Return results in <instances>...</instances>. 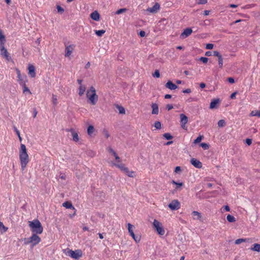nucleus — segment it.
<instances>
[{
	"label": "nucleus",
	"mask_w": 260,
	"mask_h": 260,
	"mask_svg": "<svg viewBox=\"0 0 260 260\" xmlns=\"http://www.w3.org/2000/svg\"><path fill=\"white\" fill-rule=\"evenodd\" d=\"M19 159L22 170H24L29 162V156L24 144H21L19 150Z\"/></svg>",
	"instance_id": "obj_1"
},
{
	"label": "nucleus",
	"mask_w": 260,
	"mask_h": 260,
	"mask_svg": "<svg viewBox=\"0 0 260 260\" xmlns=\"http://www.w3.org/2000/svg\"><path fill=\"white\" fill-rule=\"evenodd\" d=\"M28 225L33 233L42 234L43 231V228L38 219L28 221Z\"/></svg>",
	"instance_id": "obj_2"
},
{
	"label": "nucleus",
	"mask_w": 260,
	"mask_h": 260,
	"mask_svg": "<svg viewBox=\"0 0 260 260\" xmlns=\"http://www.w3.org/2000/svg\"><path fill=\"white\" fill-rule=\"evenodd\" d=\"M86 96L92 105H95L98 100V95L96 93V90L93 86H91L87 91Z\"/></svg>",
	"instance_id": "obj_3"
},
{
	"label": "nucleus",
	"mask_w": 260,
	"mask_h": 260,
	"mask_svg": "<svg viewBox=\"0 0 260 260\" xmlns=\"http://www.w3.org/2000/svg\"><path fill=\"white\" fill-rule=\"evenodd\" d=\"M38 234L33 233L31 237L25 240L24 244H31L32 247H34L41 242L40 237L38 236Z\"/></svg>",
	"instance_id": "obj_4"
},
{
	"label": "nucleus",
	"mask_w": 260,
	"mask_h": 260,
	"mask_svg": "<svg viewBox=\"0 0 260 260\" xmlns=\"http://www.w3.org/2000/svg\"><path fill=\"white\" fill-rule=\"evenodd\" d=\"M153 228L156 231L157 234L162 236L165 233V231L163 228L162 223L156 219H154L153 222Z\"/></svg>",
	"instance_id": "obj_5"
},
{
	"label": "nucleus",
	"mask_w": 260,
	"mask_h": 260,
	"mask_svg": "<svg viewBox=\"0 0 260 260\" xmlns=\"http://www.w3.org/2000/svg\"><path fill=\"white\" fill-rule=\"evenodd\" d=\"M181 127L184 130H187V123L188 122V117L184 114L180 115Z\"/></svg>",
	"instance_id": "obj_6"
},
{
	"label": "nucleus",
	"mask_w": 260,
	"mask_h": 260,
	"mask_svg": "<svg viewBox=\"0 0 260 260\" xmlns=\"http://www.w3.org/2000/svg\"><path fill=\"white\" fill-rule=\"evenodd\" d=\"M68 255L75 259H78L82 255V251L80 250H77L76 251L70 250L68 251Z\"/></svg>",
	"instance_id": "obj_7"
},
{
	"label": "nucleus",
	"mask_w": 260,
	"mask_h": 260,
	"mask_svg": "<svg viewBox=\"0 0 260 260\" xmlns=\"http://www.w3.org/2000/svg\"><path fill=\"white\" fill-rule=\"evenodd\" d=\"M127 227L128 232L131 236L133 237V239L136 241V243L139 242L141 239V237L140 236H136L135 235L133 230V225L129 223L127 224Z\"/></svg>",
	"instance_id": "obj_8"
},
{
	"label": "nucleus",
	"mask_w": 260,
	"mask_h": 260,
	"mask_svg": "<svg viewBox=\"0 0 260 260\" xmlns=\"http://www.w3.org/2000/svg\"><path fill=\"white\" fill-rule=\"evenodd\" d=\"M172 210H176L180 208V204L177 200H174L168 205Z\"/></svg>",
	"instance_id": "obj_9"
},
{
	"label": "nucleus",
	"mask_w": 260,
	"mask_h": 260,
	"mask_svg": "<svg viewBox=\"0 0 260 260\" xmlns=\"http://www.w3.org/2000/svg\"><path fill=\"white\" fill-rule=\"evenodd\" d=\"M159 4L157 3H156L152 7L147 8L146 11L151 13H156L159 10Z\"/></svg>",
	"instance_id": "obj_10"
},
{
	"label": "nucleus",
	"mask_w": 260,
	"mask_h": 260,
	"mask_svg": "<svg viewBox=\"0 0 260 260\" xmlns=\"http://www.w3.org/2000/svg\"><path fill=\"white\" fill-rule=\"evenodd\" d=\"M0 50L1 55L6 58L7 60H9L10 57L9 56V53L7 50L4 47V45L0 46Z\"/></svg>",
	"instance_id": "obj_11"
},
{
	"label": "nucleus",
	"mask_w": 260,
	"mask_h": 260,
	"mask_svg": "<svg viewBox=\"0 0 260 260\" xmlns=\"http://www.w3.org/2000/svg\"><path fill=\"white\" fill-rule=\"evenodd\" d=\"M16 73L17 74V78L18 81L19 82V84H24V83L26 82V76H22L20 73V71L18 69H16Z\"/></svg>",
	"instance_id": "obj_12"
},
{
	"label": "nucleus",
	"mask_w": 260,
	"mask_h": 260,
	"mask_svg": "<svg viewBox=\"0 0 260 260\" xmlns=\"http://www.w3.org/2000/svg\"><path fill=\"white\" fill-rule=\"evenodd\" d=\"M75 47V45L73 44L66 46L65 56L69 57L71 55L73 51L74 50Z\"/></svg>",
	"instance_id": "obj_13"
},
{
	"label": "nucleus",
	"mask_w": 260,
	"mask_h": 260,
	"mask_svg": "<svg viewBox=\"0 0 260 260\" xmlns=\"http://www.w3.org/2000/svg\"><path fill=\"white\" fill-rule=\"evenodd\" d=\"M192 32L191 28H186L181 33L180 37L182 39H185L190 36Z\"/></svg>",
	"instance_id": "obj_14"
},
{
	"label": "nucleus",
	"mask_w": 260,
	"mask_h": 260,
	"mask_svg": "<svg viewBox=\"0 0 260 260\" xmlns=\"http://www.w3.org/2000/svg\"><path fill=\"white\" fill-rule=\"evenodd\" d=\"M190 162L194 167L200 169L202 167V162L196 158H192L190 160Z\"/></svg>",
	"instance_id": "obj_15"
},
{
	"label": "nucleus",
	"mask_w": 260,
	"mask_h": 260,
	"mask_svg": "<svg viewBox=\"0 0 260 260\" xmlns=\"http://www.w3.org/2000/svg\"><path fill=\"white\" fill-rule=\"evenodd\" d=\"M28 75L31 77L34 78L36 76L35 68L32 64H29L28 67Z\"/></svg>",
	"instance_id": "obj_16"
},
{
	"label": "nucleus",
	"mask_w": 260,
	"mask_h": 260,
	"mask_svg": "<svg viewBox=\"0 0 260 260\" xmlns=\"http://www.w3.org/2000/svg\"><path fill=\"white\" fill-rule=\"evenodd\" d=\"M166 88H169L171 90H174L177 88L178 86L173 83L172 81H169L167 82L165 85Z\"/></svg>",
	"instance_id": "obj_17"
},
{
	"label": "nucleus",
	"mask_w": 260,
	"mask_h": 260,
	"mask_svg": "<svg viewBox=\"0 0 260 260\" xmlns=\"http://www.w3.org/2000/svg\"><path fill=\"white\" fill-rule=\"evenodd\" d=\"M68 131L70 132L73 137V140L74 141L77 142L79 140V136L77 134L73 128H71Z\"/></svg>",
	"instance_id": "obj_18"
},
{
	"label": "nucleus",
	"mask_w": 260,
	"mask_h": 260,
	"mask_svg": "<svg viewBox=\"0 0 260 260\" xmlns=\"http://www.w3.org/2000/svg\"><path fill=\"white\" fill-rule=\"evenodd\" d=\"M90 17L93 20L99 21L100 20V14L98 12V11H95L91 13L90 14Z\"/></svg>",
	"instance_id": "obj_19"
},
{
	"label": "nucleus",
	"mask_w": 260,
	"mask_h": 260,
	"mask_svg": "<svg viewBox=\"0 0 260 260\" xmlns=\"http://www.w3.org/2000/svg\"><path fill=\"white\" fill-rule=\"evenodd\" d=\"M191 214L193 216V219L194 220H200L202 218L201 214L198 211H194L192 212Z\"/></svg>",
	"instance_id": "obj_20"
},
{
	"label": "nucleus",
	"mask_w": 260,
	"mask_h": 260,
	"mask_svg": "<svg viewBox=\"0 0 260 260\" xmlns=\"http://www.w3.org/2000/svg\"><path fill=\"white\" fill-rule=\"evenodd\" d=\"M220 101L219 99H214L210 103V108L214 109L217 107V105L219 104Z\"/></svg>",
	"instance_id": "obj_21"
},
{
	"label": "nucleus",
	"mask_w": 260,
	"mask_h": 260,
	"mask_svg": "<svg viewBox=\"0 0 260 260\" xmlns=\"http://www.w3.org/2000/svg\"><path fill=\"white\" fill-rule=\"evenodd\" d=\"M151 108L152 109V114H158V107L157 104L153 103L151 105Z\"/></svg>",
	"instance_id": "obj_22"
},
{
	"label": "nucleus",
	"mask_w": 260,
	"mask_h": 260,
	"mask_svg": "<svg viewBox=\"0 0 260 260\" xmlns=\"http://www.w3.org/2000/svg\"><path fill=\"white\" fill-rule=\"evenodd\" d=\"M124 173H125L127 176H128L129 177H135V172L133 171H130L128 169V168H126L125 169L124 171L123 172Z\"/></svg>",
	"instance_id": "obj_23"
},
{
	"label": "nucleus",
	"mask_w": 260,
	"mask_h": 260,
	"mask_svg": "<svg viewBox=\"0 0 260 260\" xmlns=\"http://www.w3.org/2000/svg\"><path fill=\"white\" fill-rule=\"evenodd\" d=\"M85 90H86V86L84 85H81L80 86H79V95L80 96H82L85 91Z\"/></svg>",
	"instance_id": "obj_24"
},
{
	"label": "nucleus",
	"mask_w": 260,
	"mask_h": 260,
	"mask_svg": "<svg viewBox=\"0 0 260 260\" xmlns=\"http://www.w3.org/2000/svg\"><path fill=\"white\" fill-rule=\"evenodd\" d=\"M5 42V36L3 35L2 30H0V46L4 45Z\"/></svg>",
	"instance_id": "obj_25"
},
{
	"label": "nucleus",
	"mask_w": 260,
	"mask_h": 260,
	"mask_svg": "<svg viewBox=\"0 0 260 260\" xmlns=\"http://www.w3.org/2000/svg\"><path fill=\"white\" fill-rule=\"evenodd\" d=\"M113 165H114L116 167L118 168L123 172L124 171L125 169H126L127 168L125 166V165L124 164H119L113 163Z\"/></svg>",
	"instance_id": "obj_26"
},
{
	"label": "nucleus",
	"mask_w": 260,
	"mask_h": 260,
	"mask_svg": "<svg viewBox=\"0 0 260 260\" xmlns=\"http://www.w3.org/2000/svg\"><path fill=\"white\" fill-rule=\"evenodd\" d=\"M62 206L67 209H75L72 204L69 202H65L62 204Z\"/></svg>",
	"instance_id": "obj_27"
},
{
	"label": "nucleus",
	"mask_w": 260,
	"mask_h": 260,
	"mask_svg": "<svg viewBox=\"0 0 260 260\" xmlns=\"http://www.w3.org/2000/svg\"><path fill=\"white\" fill-rule=\"evenodd\" d=\"M253 247L251 248V249L253 251L260 252V244L255 243L253 244Z\"/></svg>",
	"instance_id": "obj_28"
},
{
	"label": "nucleus",
	"mask_w": 260,
	"mask_h": 260,
	"mask_svg": "<svg viewBox=\"0 0 260 260\" xmlns=\"http://www.w3.org/2000/svg\"><path fill=\"white\" fill-rule=\"evenodd\" d=\"M116 108L119 110V114H124L125 113V109L121 106L116 105Z\"/></svg>",
	"instance_id": "obj_29"
},
{
	"label": "nucleus",
	"mask_w": 260,
	"mask_h": 260,
	"mask_svg": "<svg viewBox=\"0 0 260 260\" xmlns=\"http://www.w3.org/2000/svg\"><path fill=\"white\" fill-rule=\"evenodd\" d=\"M228 221L230 222H234L236 221V218L232 215L229 214L226 217Z\"/></svg>",
	"instance_id": "obj_30"
},
{
	"label": "nucleus",
	"mask_w": 260,
	"mask_h": 260,
	"mask_svg": "<svg viewBox=\"0 0 260 260\" xmlns=\"http://www.w3.org/2000/svg\"><path fill=\"white\" fill-rule=\"evenodd\" d=\"M105 30L102 29V30H95V34L99 36V37H102L105 32Z\"/></svg>",
	"instance_id": "obj_31"
},
{
	"label": "nucleus",
	"mask_w": 260,
	"mask_h": 260,
	"mask_svg": "<svg viewBox=\"0 0 260 260\" xmlns=\"http://www.w3.org/2000/svg\"><path fill=\"white\" fill-rule=\"evenodd\" d=\"M8 228L6 227L2 222L0 221V230L2 232H6L8 230Z\"/></svg>",
	"instance_id": "obj_32"
},
{
	"label": "nucleus",
	"mask_w": 260,
	"mask_h": 260,
	"mask_svg": "<svg viewBox=\"0 0 260 260\" xmlns=\"http://www.w3.org/2000/svg\"><path fill=\"white\" fill-rule=\"evenodd\" d=\"M249 241V239H237L236 241H235V244H239L242 242H247V241Z\"/></svg>",
	"instance_id": "obj_33"
},
{
	"label": "nucleus",
	"mask_w": 260,
	"mask_h": 260,
	"mask_svg": "<svg viewBox=\"0 0 260 260\" xmlns=\"http://www.w3.org/2000/svg\"><path fill=\"white\" fill-rule=\"evenodd\" d=\"M52 102L54 106L57 104V98L56 95L53 94L52 96Z\"/></svg>",
	"instance_id": "obj_34"
},
{
	"label": "nucleus",
	"mask_w": 260,
	"mask_h": 260,
	"mask_svg": "<svg viewBox=\"0 0 260 260\" xmlns=\"http://www.w3.org/2000/svg\"><path fill=\"white\" fill-rule=\"evenodd\" d=\"M94 127L92 125H89L87 128V133L89 135L91 136L93 133Z\"/></svg>",
	"instance_id": "obj_35"
},
{
	"label": "nucleus",
	"mask_w": 260,
	"mask_h": 260,
	"mask_svg": "<svg viewBox=\"0 0 260 260\" xmlns=\"http://www.w3.org/2000/svg\"><path fill=\"white\" fill-rule=\"evenodd\" d=\"M21 85L23 86V93H25L26 92H28L29 94H31L30 90L26 86V85L25 84V82L24 83V84H21Z\"/></svg>",
	"instance_id": "obj_36"
},
{
	"label": "nucleus",
	"mask_w": 260,
	"mask_h": 260,
	"mask_svg": "<svg viewBox=\"0 0 260 260\" xmlns=\"http://www.w3.org/2000/svg\"><path fill=\"white\" fill-rule=\"evenodd\" d=\"M203 139V136H199L196 139H195L193 141L194 144H197L198 143H200L202 139Z\"/></svg>",
	"instance_id": "obj_37"
},
{
	"label": "nucleus",
	"mask_w": 260,
	"mask_h": 260,
	"mask_svg": "<svg viewBox=\"0 0 260 260\" xmlns=\"http://www.w3.org/2000/svg\"><path fill=\"white\" fill-rule=\"evenodd\" d=\"M200 146L204 149L207 150L209 148V145L208 144L205 143H202L200 144Z\"/></svg>",
	"instance_id": "obj_38"
},
{
	"label": "nucleus",
	"mask_w": 260,
	"mask_h": 260,
	"mask_svg": "<svg viewBox=\"0 0 260 260\" xmlns=\"http://www.w3.org/2000/svg\"><path fill=\"white\" fill-rule=\"evenodd\" d=\"M126 11L127 9L126 8L120 9L116 12V14L119 15L120 14L125 12Z\"/></svg>",
	"instance_id": "obj_39"
},
{
	"label": "nucleus",
	"mask_w": 260,
	"mask_h": 260,
	"mask_svg": "<svg viewBox=\"0 0 260 260\" xmlns=\"http://www.w3.org/2000/svg\"><path fill=\"white\" fill-rule=\"evenodd\" d=\"M163 136L167 140H171L173 138L172 136L170 133H165Z\"/></svg>",
	"instance_id": "obj_40"
},
{
	"label": "nucleus",
	"mask_w": 260,
	"mask_h": 260,
	"mask_svg": "<svg viewBox=\"0 0 260 260\" xmlns=\"http://www.w3.org/2000/svg\"><path fill=\"white\" fill-rule=\"evenodd\" d=\"M225 125V121L224 120H220L218 121V126L219 127H223Z\"/></svg>",
	"instance_id": "obj_41"
},
{
	"label": "nucleus",
	"mask_w": 260,
	"mask_h": 260,
	"mask_svg": "<svg viewBox=\"0 0 260 260\" xmlns=\"http://www.w3.org/2000/svg\"><path fill=\"white\" fill-rule=\"evenodd\" d=\"M154 126L156 129H159L161 128V124L159 121H156L154 123Z\"/></svg>",
	"instance_id": "obj_42"
},
{
	"label": "nucleus",
	"mask_w": 260,
	"mask_h": 260,
	"mask_svg": "<svg viewBox=\"0 0 260 260\" xmlns=\"http://www.w3.org/2000/svg\"><path fill=\"white\" fill-rule=\"evenodd\" d=\"M218 61L219 67L221 68L223 66V58L222 56H219V58H218Z\"/></svg>",
	"instance_id": "obj_43"
},
{
	"label": "nucleus",
	"mask_w": 260,
	"mask_h": 260,
	"mask_svg": "<svg viewBox=\"0 0 260 260\" xmlns=\"http://www.w3.org/2000/svg\"><path fill=\"white\" fill-rule=\"evenodd\" d=\"M57 12L59 13H62L64 12V9L59 5L57 6Z\"/></svg>",
	"instance_id": "obj_44"
},
{
	"label": "nucleus",
	"mask_w": 260,
	"mask_h": 260,
	"mask_svg": "<svg viewBox=\"0 0 260 260\" xmlns=\"http://www.w3.org/2000/svg\"><path fill=\"white\" fill-rule=\"evenodd\" d=\"M153 76L154 77L159 78L160 77V74H159V71L157 70H155L154 74H153Z\"/></svg>",
	"instance_id": "obj_45"
},
{
	"label": "nucleus",
	"mask_w": 260,
	"mask_h": 260,
	"mask_svg": "<svg viewBox=\"0 0 260 260\" xmlns=\"http://www.w3.org/2000/svg\"><path fill=\"white\" fill-rule=\"evenodd\" d=\"M172 183L173 184H175L177 186V187H176V188H177L179 186H182L183 185V183L181 182V183H178L177 182H176L174 180H173L172 181Z\"/></svg>",
	"instance_id": "obj_46"
},
{
	"label": "nucleus",
	"mask_w": 260,
	"mask_h": 260,
	"mask_svg": "<svg viewBox=\"0 0 260 260\" xmlns=\"http://www.w3.org/2000/svg\"><path fill=\"white\" fill-rule=\"evenodd\" d=\"M200 60L202 61L204 63H206L208 61V58L205 57H201Z\"/></svg>",
	"instance_id": "obj_47"
},
{
	"label": "nucleus",
	"mask_w": 260,
	"mask_h": 260,
	"mask_svg": "<svg viewBox=\"0 0 260 260\" xmlns=\"http://www.w3.org/2000/svg\"><path fill=\"white\" fill-rule=\"evenodd\" d=\"M207 3V0H198L197 3L199 5L206 4Z\"/></svg>",
	"instance_id": "obj_48"
},
{
	"label": "nucleus",
	"mask_w": 260,
	"mask_h": 260,
	"mask_svg": "<svg viewBox=\"0 0 260 260\" xmlns=\"http://www.w3.org/2000/svg\"><path fill=\"white\" fill-rule=\"evenodd\" d=\"M213 44H207L206 46V49H212L213 48Z\"/></svg>",
	"instance_id": "obj_49"
},
{
	"label": "nucleus",
	"mask_w": 260,
	"mask_h": 260,
	"mask_svg": "<svg viewBox=\"0 0 260 260\" xmlns=\"http://www.w3.org/2000/svg\"><path fill=\"white\" fill-rule=\"evenodd\" d=\"M103 134H104V136H105V137L107 138H109L110 136V135H109L108 131L106 129H104L103 131Z\"/></svg>",
	"instance_id": "obj_50"
},
{
	"label": "nucleus",
	"mask_w": 260,
	"mask_h": 260,
	"mask_svg": "<svg viewBox=\"0 0 260 260\" xmlns=\"http://www.w3.org/2000/svg\"><path fill=\"white\" fill-rule=\"evenodd\" d=\"M213 55L215 56H217L218 58H219V56H222L221 54L219 53V52L217 51H213Z\"/></svg>",
	"instance_id": "obj_51"
},
{
	"label": "nucleus",
	"mask_w": 260,
	"mask_h": 260,
	"mask_svg": "<svg viewBox=\"0 0 260 260\" xmlns=\"http://www.w3.org/2000/svg\"><path fill=\"white\" fill-rule=\"evenodd\" d=\"M115 157V159L118 162H120L121 161L120 157L117 155V153L115 152V154H113Z\"/></svg>",
	"instance_id": "obj_52"
},
{
	"label": "nucleus",
	"mask_w": 260,
	"mask_h": 260,
	"mask_svg": "<svg viewBox=\"0 0 260 260\" xmlns=\"http://www.w3.org/2000/svg\"><path fill=\"white\" fill-rule=\"evenodd\" d=\"M245 142L248 145H250L252 143V140L250 139H246Z\"/></svg>",
	"instance_id": "obj_53"
},
{
	"label": "nucleus",
	"mask_w": 260,
	"mask_h": 260,
	"mask_svg": "<svg viewBox=\"0 0 260 260\" xmlns=\"http://www.w3.org/2000/svg\"><path fill=\"white\" fill-rule=\"evenodd\" d=\"M108 151L112 154H115V151L111 147L108 148Z\"/></svg>",
	"instance_id": "obj_54"
},
{
	"label": "nucleus",
	"mask_w": 260,
	"mask_h": 260,
	"mask_svg": "<svg viewBox=\"0 0 260 260\" xmlns=\"http://www.w3.org/2000/svg\"><path fill=\"white\" fill-rule=\"evenodd\" d=\"M228 81L231 83V84H233L235 82V80L233 78H232V77H229L228 78Z\"/></svg>",
	"instance_id": "obj_55"
},
{
	"label": "nucleus",
	"mask_w": 260,
	"mask_h": 260,
	"mask_svg": "<svg viewBox=\"0 0 260 260\" xmlns=\"http://www.w3.org/2000/svg\"><path fill=\"white\" fill-rule=\"evenodd\" d=\"M166 108L167 109V110L168 111L172 109L173 108V106L172 105H170V104H168L167 106H166Z\"/></svg>",
	"instance_id": "obj_56"
},
{
	"label": "nucleus",
	"mask_w": 260,
	"mask_h": 260,
	"mask_svg": "<svg viewBox=\"0 0 260 260\" xmlns=\"http://www.w3.org/2000/svg\"><path fill=\"white\" fill-rule=\"evenodd\" d=\"M182 92L184 93H189L191 92V89L189 88H187L186 89H184L182 91Z\"/></svg>",
	"instance_id": "obj_57"
},
{
	"label": "nucleus",
	"mask_w": 260,
	"mask_h": 260,
	"mask_svg": "<svg viewBox=\"0 0 260 260\" xmlns=\"http://www.w3.org/2000/svg\"><path fill=\"white\" fill-rule=\"evenodd\" d=\"M145 35H146V33L143 30H141L139 32V35L141 37H144L145 36Z\"/></svg>",
	"instance_id": "obj_58"
},
{
	"label": "nucleus",
	"mask_w": 260,
	"mask_h": 260,
	"mask_svg": "<svg viewBox=\"0 0 260 260\" xmlns=\"http://www.w3.org/2000/svg\"><path fill=\"white\" fill-rule=\"evenodd\" d=\"M181 171V168L180 167H176L175 169V172L178 173Z\"/></svg>",
	"instance_id": "obj_59"
},
{
	"label": "nucleus",
	"mask_w": 260,
	"mask_h": 260,
	"mask_svg": "<svg viewBox=\"0 0 260 260\" xmlns=\"http://www.w3.org/2000/svg\"><path fill=\"white\" fill-rule=\"evenodd\" d=\"M237 94V92H233L231 95V98L232 99H234L236 98V95Z\"/></svg>",
	"instance_id": "obj_60"
},
{
	"label": "nucleus",
	"mask_w": 260,
	"mask_h": 260,
	"mask_svg": "<svg viewBox=\"0 0 260 260\" xmlns=\"http://www.w3.org/2000/svg\"><path fill=\"white\" fill-rule=\"evenodd\" d=\"M223 208L224 209V210L226 211H230V208L229 206L228 205L223 206Z\"/></svg>",
	"instance_id": "obj_61"
},
{
	"label": "nucleus",
	"mask_w": 260,
	"mask_h": 260,
	"mask_svg": "<svg viewBox=\"0 0 260 260\" xmlns=\"http://www.w3.org/2000/svg\"><path fill=\"white\" fill-rule=\"evenodd\" d=\"M250 115L252 116H256V111H252L250 113Z\"/></svg>",
	"instance_id": "obj_62"
},
{
	"label": "nucleus",
	"mask_w": 260,
	"mask_h": 260,
	"mask_svg": "<svg viewBox=\"0 0 260 260\" xmlns=\"http://www.w3.org/2000/svg\"><path fill=\"white\" fill-rule=\"evenodd\" d=\"M206 86V84L204 83H200V87L201 88H205Z\"/></svg>",
	"instance_id": "obj_63"
},
{
	"label": "nucleus",
	"mask_w": 260,
	"mask_h": 260,
	"mask_svg": "<svg viewBox=\"0 0 260 260\" xmlns=\"http://www.w3.org/2000/svg\"><path fill=\"white\" fill-rule=\"evenodd\" d=\"M256 116L260 117V110L256 111Z\"/></svg>",
	"instance_id": "obj_64"
}]
</instances>
